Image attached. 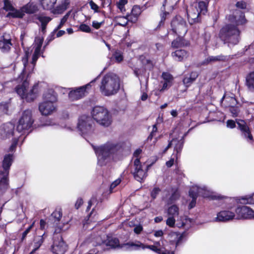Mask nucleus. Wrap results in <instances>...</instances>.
I'll return each instance as SVG.
<instances>
[{"instance_id":"f257e3e1","label":"nucleus","mask_w":254,"mask_h":254,"mask_svg":"<svg viewBox=\"0 0 254 254\" xmlns=\"http://www.w3.org/2000/svg\"><path fill=\"white\" fill-rule=\"evenodd\" d=\"M120 146L113 142H108L104 145L97 148L94 147V150L98 158V164L103 166L109 162L113 155L119 149Z\"/></svg>"},{"instance_id":"f03ea898","label":"nucleus","mask_w":254,"mask_h":254,"mask_svg":"<svg viewBox=\"0 0 254 254\" xmlns=\"http://www.w3.org/2000/svg\"><path fill=\"white\" fill-rule=\"evenodd\" d=\"M120 86V79L117 75L109 73L105 75L102 78L100 89L103 95L111 96L117 93Z\"/></svg>"},{"instance_id":"7ed1b4c3","label":"nucleus","mask_w":254,"mask_h":254,"mask_svg":"<svg viewBox=\"0 0 254 254\" xmlns=\"http://www.w3.org/2000/svg\"><path fill=\"white\" fill-rule=\"evenodd\" d=\"M43 100L39 105V111L44 116L51 115L56 110L55 103L57 98L56 93L52 89L48 90L43 94Z\"/></svg>"},{"instance_id":"20e7f679","label":"nucleus","mask_w":254,"mask_h":254,"mask_svg":"<svg viewBox=\"0 0 254 254\" xmlns=\"http://www.w3.org/2000/svg\"><path fill=\"white\" fill-rule=\"evenodd\" d=\"M239 30L232 24H227L222 27L219 34L221 39L230 47L239 43Z\"/></svg>"},{"instance_id":"39448f33","label":"nucleus","mask_w":254,"mask_h":254,"mask_svg":"<svg viewBox=\"0 0 254 254\" xmlns=\"http://www.w3.org/2000/svg\"><path fill=\"white\" fill-rule=\"evenodd\" d=\"M34 119L31 110H24L19 119L17 126V131L20 135L28 133L31 130Z\"/></svg>"},{"instance_id":"423d86ee","label":"nucleus","mask_w":254,"mask_h":254,"mask_svg":"<svg viewBox=\"0 0 254 254\" xmlns=\"http://www.w3.org/2000/svg\"><path fill=\"white\" fill-rule=\"evenodd\" d=\"M29 82L27 79L23 81L22 84L18 85L15 88L17 94L27 102L33 101L37 97L38 92V84H35L30 89H28Z\"/></svg>"},{"instance_id":"0eeeda50","label":"nucleus","mask_w":254,"mask_h":254,"mask_svg":"<svg viewBox=\"0 0 254 254\" xmlns=\"http://www.w3.org/2000/svg\"><path fill=\"white\" fill-rule=\"evenodd\" d=\"M91 115L93 119L104 127L109 126L112 123V117L108 110L102 106H96L92 109Z\"/></svg>"},{"instance_id":"6e6552de","label":"nucleus","mask_w":254,"mask_h":254,"mask_svg":"<svg viewBox=\"0 0 254 254\" xmlns=\"http://www.w3.org/2000/svg\"><path fill=\"white\" fill-rule=\"evenodd\" d=\"M211 191L208 190L205 186L202 187L198 186H193L189 191V195L192 198V200L190 202L189 208L191 209L194 207L196 204V199L198 195L202 196L203 197H212V198H216L215 196L211 194Z\"/></svg>"},{"instance_id":"1a4fd4ad","label":"nucleus","mask_w":254,"mask_h":254,"mask_svg":"<svg viewBox=\"0 0 254 254\" xmlns=\"http://www.w3.org/2000/svg\"><path fill=\"white\" fill-rule=\"evenodd\" d=\"M77 129L82 135L84 136L91 134L94 130L93 121L90 117L82 116L78 120Z\"/></svg>"},{"instance_id":"9d476101","label":"nucleus","mask_w":254,"mask_h":254,"mask_svg":"<svg viewBox=\"0 0 254 254\" xmlns=\"http://www.w3.org/2000/svg\"><path fill=\"white\" fill-rule=\"evenodd\" d=\"M172 31L180 36H184L187 32L186 22L180 16H177L171 22Z\"/></svg>"},{"instance_id":"9b49d317","label":"nucleus","mask_w":254,"mask_h":254,"mask_svg":"<svg viewBox=\"0 0 254 254\" xmlns=\"http://www.w3.org/2000/svg\"><path fill=\"white\" fill-rule=\"evenodd\" d=\"M147 167L143 166L138 158L134 160L132 172L134 178L138 182L143 180L147 176Z\"/></svg>"},{"instance_id":"f8f14e48","label":"nucleus","mask_w":254,"mask_h":254,"mask_svg":"<svg viewBox=\"0 0 254 254\" xmlns=\"http://www.w3.org/2000/svg\"><path fill=\"white\" fill-rule=\"evenodd\" d=\"M68 249L67 245L60 235L54 237V242L51 250L54 254H64Z\"/></svg>"},{"instance_id":"ddd939ff","label":"nucleus","mask_w":254,"mask_h":254,"mask_svg":"<svg viewBox=\"0 0 254 254\" xmlns=\"http://www.w3.org/2000/svg\"><path fill=\"white\" fill-rule=\"evenodd\" d=\"M39 10L38 6L35 2L29 1L27 4L22 6L18 11H16L14 15L18 18H22L25 15V13L31 14H34Z\"/></svg>"},{"instance_id":"4468645a","label":"nucleus","mask_w":254,"mask_h":254,"mask_svg":"<svg viewBox=\"0 0 254 254\" xmlns=\"http://www.w3.org/2000/svg\"><path fill=\"white\" fill-rule=\"evenodd\" d=\"M14 125L11 123L3 124L0 127V136L2 138H9L14 135L15 139L20 136L17 131H14Z\"/></svg>"},{"instance_id":"2eb2a0df","label":"nucleus","mask_w":254,"mask_h":254,"mask_svg":"<svg viewBox=\"0 0 254 254\" xmlns=\"http://www.w3.org/2000/svg\"><path fill=\"white\" fill-rule=\"evenodd\" d=\"M168 218L166 220V225L170 227L174 228L176 224V218L179 216V208L176 205H172L169 207L167 210Z\"/></svg>"},{"instance_id":"dca6fc26","label":"nucleus","mask_w":254,"mask_h":254,"mask_svg":"<svg viewBox=\"0 0 254 254\" xmlns=\"http://www.w3.org/2000/svg\"><path fill=\"white\" fill-rule=\"evenodd\" d=\"M238 219H252L254 218V211L247 206L238 207L235 210Z\"/></svg>"},{"instance_id":"f3484780","label":"nucleus","mask_w":254,"mask_h":254,"mask_svg":"<svg viewBox=\"0 0 254 254\" xmlns=\"http://www.w3.org/2000/svg\"><path fill=\"white\" fill-rule=\"evenodd\" d=\"M96 79V78L92 80L90 83L87 84L85 86L80 87L75 90L71 91L68 94L69 99L72 101H74L78 100L83 97L85 95L86 88L88 86H90L91 83L94 82Z\"/></svg>"},{"instance_id":"a211bd4d","label":"nucleus","mask_w":254,"mask_h":254,"mask_svg":"<svg viewBox=\"0 0 254 254\" xmlns=\"http://www.w3.org/2000/svg\"><path fill=\"white\" fill-rule=\"evenodd\" d=\"M235 217L234 212L231 210H223L217 213L214 221L225 222L234 219Z\"/></svg>"},{"instance_id":"6ab92c4d","label":"nucleus","mask_w":254,"mask_h":254,"mask_svg":"<svg viewBox=\"0 0 254 254\" xmlns=\"http://www.w3.org/2000/svg\"><path fill=\"white\" fill-rule=\"evenodd\" d=\"M29 53L28 52H25V55L22 59V63L23 64L24 68L22 74H27V76L31 73L34 68L36 62L33 64V60L30 63L28 62Z\"/></svg>"},{"instance_id":"aec40b11","label":"nucleus","mask_w":254,"mask_h":254,"mask_svg":"<svg viewBox=\"0 0 254 254\" xmlns=\"http://www.w3.org/2000/svg\"><path fill=\"white\" fill-rule=\"evenodd\" d=\"M176 222L175 226L177 227L186 230L189 229L191 226L192 224L191 220L184 215L180 216L176 220Z\"/></svg>"},{"instance_id":"412c9836","label":"nucleus","mask_w":254,"mask_h":254,"mask_svg":"<svg viewBox=\"0 0 254 254\" xmlns=\"http://www.w3.org/2000/svg\"><path fill=\"white\" fill-rule=\"evenodd\" d=\"M13 156L12 154H6L4 156L2 162L3 171H0L1 174H5V176H8L9 170L13 161Z\"/></svg>"},{"instance_id":"4be33fe9","label":"nucleus","mask_w":254,"mask_h":254,"mask_svg":"<svg viewBox=\"0 0 254 254\" xmlns=\"http://www.w3.org/2000/svg\"><path fill=\"white\" fill-rule=\"evenodd\" d=\"M187 135V133H185L184 135V136L182 137L180 139L179 138H173L171 142H169L168 146L165 148L164 150V152H166L169 148L170 147V146L174 144V150L177 152V153H179L183 147L184 145V136Z\"/></svg>"},{"instance_id":"5701e85b","label":"nucleus","mask_w":254,"mask_h":254,"mask_svg":"<svg viewBox=\"0 0 254 254\" xmlns=\"http://www.w3.org/2000/svg\"><path fill=\"white\" fill-rule=\"evenodd\" d=\"M238 127L241 130L242 135L247 139L248 141H251L253 139V136L251 134L249 127L247 126L244 121H240L237 123Z\"/></svg>"},{"instance_id":"b1692460","label":"nucleus","mask_w":254,"mask_h":254,"mask_svg":"<svg viewBox=\"0 0 254 254\" xmlns=\"http://www.w3.org/2000/svg\"><path fill=\"white\" fill-rule=\"evenodd\" d=\"M12 44L11 39L7 35H4L0 39V50L3 53H6L11 49Z\"/></svg>"},{"instance_id":"393cba45","label":"nucleus","mask_w":254,"mask_h":254,"mask_svg":"<svg viewBox=\"0 0 254 254\" xmlns=\"http://www.w3.org/2000/svg\"><path fill=\"white\" fill-rule=\"evenodd\" d=\"M229 20L235 22L237 25H243L247 22L244 13L240 11H236L234 15H230Z\"/></svg>"},{"instance_id":"a878e982","label":"nucleus","mask_w":254,"mask_h":254,"mask_svg":"<svg viewBox=\"0 0 254 254\" xmlns=\"http://www.w3.org/2000/svg\"><path fill=\"white\" fill-rule=\"evenodd\" d=\"M35 48L34 54L33 55V63L34 64L38 59L43 44V39L40 37H36L35 40Z\"/></svg>"},{"instance_id":"bb28decb","label":"nucleus","mask_w":254,"mask_h":254,"mask_svg":"<svg viewBox=\"0 0 254 254\" xmlns=\"http://www.w3.org/2000/svg\"><path fill=\"white\" fill-rule=\"evenodd\" d=\"M226 59V57L222 55H220L216 56H209L202 62L201 64L207 65L208 64L217 62L225 61Z\"/></svg>"},{"instance_id":"cd10ccee","label":"nucleus","mask_w":254,"mask_h":254,"mask_svg":"<svg viewBox=\"0 0 254 254\" xmlns=\"http://www.w3.org/2000/svg\"><path fill=\"white\" fill-rule=\"evenodd\" d=\"M69 3V0H62L61 3H60L56 8L52 10V13L55 14H59L62 13L67 8Z\"/></svg>"},{"instance_id":"c85d7f7f","label":"nucleus","mask_w":254,"mask_h":254,"mask_svg":"<svg viewBox=\"0 0 254 254\" xmlns=\"http://www.w3.org/2000/svg\"><path fill=\"white\" fill-rule=\"evenodd\" d=\"M3 8L9 11L6 15L7 17L18 18V17L15 16L14 15H15L16 11H18V9H15L8 0H4Z\"/></svg>"},{"instance_id":"c756f323","label":"nucleus","mask_w":254,"mask_h":254,"mask_svg":"<svg viewBox=\"0 0 254 254\" xmlns=\"http://www.w3.org/2000/svg\"><path fill=\"white\" fill-rule=\"evenodd\" d=\"M124 246L126 247V249L128 250H130L131 248H133V250L137 251L146 249V245L138 241H135L134 242H128L124 244Z\"/></svg>"},{"instance_id":"7c9ffc66","label":"nucleus","mask_w":254,"mask_h":254,"mask_svg":"<svg viewBox=\"0 0 254 254\" xmlns=\"http://www.w3.org/2000/svg\"><path fill=\"white\" fill-rule=\"evenodd\" d=\"M36 17L41 23V29L42 32L44 33L46 31L47 24L52 20V18L49 16H44L42 14L37 15Z\"/></svg>"},{"instance_id":"2f4dec72","label":"nucleus","mask_w":254,"mask_h":254,"mask_svg":"<svg viewBox=\"0 0 254 254\" xmlns=\"http://www.w3.org/2000/svg\"><path fill=\"white\" fill-rule=\"evenodd\" d=\"M40 4L43 9L50 10L51 11L54 9V6L57 0H39Z\"/></svg>"},{"instance_id":"473e14b6","label":"nucleus","mask_w":254,"mask_h":254,"mask_svg":"<svg viewBox=\"0 0 254 254\" xmlns=\"http://www.w3.org/2000/svg\"><path fill=\"white\" fill-rule=\"evenodd\" d=\"M105 244L107 246L110 247L113 249L125 247L124 245L122 246H120L119 241L117 238L112 237H108Z\"/></svg>"},{"instance_id":"72a5a7b5","label":"nucleus","mask_w":254,"mask_h":254,"mask_svg":"<svg viewBox=\"0 0 254 254\" xmlns=\"http://www.w3.org/2000/svg\"><path fill=\"white\" fill-rule=\"evenodd\" d=\"M172 55L175 60L182 61L187 58L188 53L184 50H179L172 53Z\"/></svg>"},{"instance_id":"f704fd0d","label":"nucleus","mask_w":254,"mask_h":254,"mask_svg":"<svg viewBox=\"0 0 254 254\" xmlns=\"http://www.w3.org/2000/svg\"><path fill=\"white\" fill-rule=\"evenodd\" d=\"M200 13L198 9H195V6H191L190 8L187 10V14L188 18L191 19L193 22H195L197 20V18Z\"/></svg>"},{"instance_id":"c9c22d12","label":"nucleus","mask_w":254,"mask_h":254,"mask_svg":"<svg viewBox=\"0 0 254 254\" xmlns=\"http://www.w3.org/2000/svg\"><path fill=\"white\" fill-rule=\"evenodd\" d=\"M198 76L197 72H191L189 76H186L183 79V83L186 87L190 86Z\"/></svg>"},{"instance_id":"e433bc0d","label":"nucleus","mask_w":254,"mask_h":254,"mask_svg":"<svg viewBox=\"0 0 254 254\" xmlns=\"http://www.w3.org/2000/svg\"><path fill=\"white\" fill-rule=\"evenodd\" d=\"M43 234L42 236H38L35 237L34 239V249L30 252V254H33L40 247L44 242V238Z\"/></svg>"},{"instance_id":"4c0bfd02","label":"nucleus","mask_w":254,"mask_h":254,"mask_svg":"<svg viewBox=\"0 0 254 254\" xmlns=\"http://www.w3.org/2000/svg\"><path fill=\"white\" fill-rule=\"evenodd\" d=\"M246 85L250 91H254V71L247 76Z\"/></svg>"},{"instance_id":"58836bf2","label":"nucleus","mask_w":254,"mask_h":254,"mask_svg":"<svg viewBox=\"0 0 254 254\" xmlns=\"http://www.w3.org/2000/svg\"><path fill=\"white\" fill-rule=\"evenodd\" d=\"M130 15H127L126 16H117L115 21L118 25L125 26L130 20Z\"/></svg>"},{"instance_id":"ea45409f","label":"nucleus","mask_w":254,"mask_h":254,"mask_svg":"<svg viewBox=\"0 0 254 254\" xmlns=\"http://www.w3.org/2000/svg\"><path fill=\"white\" fill-rule=\"evenodd\" d=\"M176 3V0H165L163 4L164 10L167 9L169 11H172Z\"/></svg>"},{"instance_id":"a19ab883","label":"nucleus","mask_w":254,"mask_h":254,"mask_svg":"<svg viewBox=\"0 0 254 254\" xmlns=\"http://www.w3.org/2000/svg\"><path fill=\"white\" fill-rule=\"evenodd\" d=\"M187 45V43L185 42L183 36L181 37L180 36H178V37L176 38L175 40H174L172 43V46L176 48Z\"/></svg>"},{"instance_id":"79ce46f5","label":"nucleus","mask_w":254,"mask_h":254,"mask_svg":"<svg viewBox=\"0 0 254 254\" xmlns=\"http://www.w3.org/2000/svg\"><path fill=\"white\" fill-rule=\"evenodd\" d=\"M163 81L162 82L167 83L171 85H173L174 78L173 76L168 72H163L161 75Z\"/></svg>"},{"instance_id":"37998d69","label":"nucleus","mask_w":254,"mask_h":254,"mask_svg":"<svg viewBox=\"0 0 254 254\" xmlns=\"http://www.w3.org/2000/svg\"><path fill=\"white\" fill-rule=\"evenodd\" d=\"M195 9L199 10V13H205L207 10V6L205 2L200 1L195 5Z\"/></svg>"},{"instance_id":"c03bdc74","label":"nucleus","mask_w":254,"mask_h":254,"mask_svg":"<svg viewBox=\"0 0 254 254\" xmlns=\"http://www.w3.org/2000/svg\"><path fill=\"white\" fill-rule=\"evenodd\" d=\"M171 192V195L169 197L168 200H167L168 203H173L179 197V193L177 190H174L172 189Z\"/></svg>"},{"instance_id":"a18cd8bd","label":"nucleus","mask_w":254,"mask_h":254,"mask_svg":"<svg viewBox=\"0 0 254 254\" xmlns=\"http://www.w3.org/2000/svg\"><path fill=\"white\" fill-rule=\"evenodd\" d=\"M113 59L117 63H119L121 62L124 59L122 53L119 51H116L113 55Z\"/></svg>"},{"instance_id":"49530a36","label":"nucleus","mask_w":254,"mask_h":254,"mask_svg":"<svg viewBox=\"0 0 254 254\" xmlns=\"http://www.w3.org/2000/svg\"><path fill=\"white\" fill-rule=\"evenodd\" d=\"M146 249H149L158 254H167L166 252H163L161 249L157 248L156 246L146 245Z\"/></svg>"},{"instance_id":"de8ad7c7","label":"nucleus","mask_w":254,"mask_h":254,"mask_svg":"<svg viewBox=\"0 0 254 254\" xmlns=\"http://www.w3.org/2000/svg\"><path fill=\"white\" fill-rule=\"evenodd\" d=\"M241 203L243 204H254V193L249 197H244L241 199Z\"/></svg>"},{"instance_id":"09e8293b","label":"nucleus","mask_w":254,"mask_h":254,"mask_svg":"<svg viewBox=\"0 0 254 254\" xmlns=\"http://www.w3.org/2000/svg\"><path fill=\"white\" fill-rule=\"evenodd\" d=\"M70 12H68L61 19V22L60 24L58 25V26L56 27V28L55 29V30H58L59 29H60L65 24V23L66 22L69 15H70Z\"/></svg>"},{"instance_id":"8fccbe9b","label":"nucleus","mask_w":254,"mask_h":254,"mask_svg":"<svg viewBox=\"0 0 254 254\" xmlns=\"http://www.w3.org/2000/svg\"><path fill=\"white\" fill-rule=\"evenodd\" d=\"M127 3V0H119V1L117 2V7L120 10L121 12H124L126 11L125 5Z\"/></svg>"},{"instance_id":"3c124183","label":"nucleus","mask_w":254,"mask_h":254,"mask_svg":"<svg viewBox=\"0 0 254 254\" xmlns=\"http://www.w3.org/2000/svg\"><path fill=\"white\" fill-rule=\"evenodd\" d=\"M141 13L140 7L138 6H134L132 9L131 14L136 18Z\"/></svg>"},{"instance_id":"603ef678","label":"nucleus","mask_w":254,"mask_h":254,"mask_svg":"<svg viewBox=\"0 0 254 254\" xmlns=\"http://www.w3.org/2000/svg\"><path fill=\"white\" fill-rule=\"evenodd\" d=\"M79 29L80 31L84 32L90 33L91 32V28L90 26L85 24L83 23L80 24Z\"/></svg>"},{"instance_id":"864d4df0","label":"nucleus","mask_w":254,"mask_h":254,"mask_svg":"<svg viewBox=\"0 0 254 254\" xmlns=\"http://www.w3.org/2000/svg\"><path fill=\"white\" fill-rule=\"evenodd\" d=\"M35 224V222H33L32 224L30 225L26 230L23 233L21 238V241H23L25 238L26 237L27 234L29 233L30 231L31 230V229L34 226V225Z\"/></svg>"},{"instance_id":"5fc2aeb1","label":"nucleus","mask_w":254,"mask_h":254,"mask_svg":"<svg viewBox=\"0 0 254 254\" xmlns=\"http://www.w3.org/2000/svg\"><path fill=\"white\" fill-rule=\"evenodd\" d=\"M52 216L56 221H59L62 218V213L60 211L56 210L53 212Z\"/></svg>"},{"instance_id":"6e6d98bb","label":"nucleus","mask_w":254,"mask_h":254,"mask_svg":"<svg viewBox=\"0 0 254 254\" xmlns=\"http://www.w3.org/2000/svg\"><path fill=\"white\" fill-rule=\"evenodd\" d=\"M89 4L91 9L93 10L94 12H99V7L96 4L93 0H90L89 2Z\"/></svg>"},{"instance_id":"4d7b16f0","label":"nucleus","mask_w":254,"mask_h":254,"mask_svg":"<svg viewBox=\"0 0 254 254\" xmlns=\"http://www.w3.org/2000/svg\"><path fill=\"white\" fill-rule=\"evenodd\" d=\"M160 192V189L159 188H154L151 191V196L153 199L156 198L157 195Z\"/></svg>"},{"instance_id":"13d9d810","label":"nucleus","mask_w":254,"mask_h":254,"mask_svg":"<svg viewBox=\"0 0 254 254\" xmlns=\"http://www.w3.org/2000/svg\"><path fill=\"white\" fill-rule=\"evenodd\" d=\"M230 111L232 113L233 117H237L239 113V110L238 108L233 106L230 108Z\"/></svg>"},{"instance_id":"bf43d9fd","label":"nucleus","mask_w":254,"mask_h":254,"mask_svg":"<svg viewBox=\"0 0 254 254\" xmlns=\"http://www.w3.org/2000/svg\"><path fill=\"white\" fill-rule=\"evenodd\" d=\"M172 235L176 237L177 239V240H176V245L178 246L182 241V239H183V234H180L176 232L173 233Z\"/></svg>"},{"instance_id":"052dcab7","label":"nucleus","mask_w":254,"mask_h":254,"mask_svg":"<svg viewBox=\"0 0 254 254\" xmlns=\"http://www.w3.org/2000/svg\"><path fill=\"white\" fill-rule=\"evenodd\" d=\"M211 35L209 33L205 32L204 35V43L207 46L210 40Z\"/></svg>"},{"instance_id":"680f3d73","label":"nucleus","mask_w":254,"mask_h":254,"mask_svg":"<svg viewBox=\"0 0 254 254\" xmlns=\"http://www.w3.org/2000/svg\"><path fill=\"white\" fill-rule=\"evenodd\" d=\"M247 108L249 113H253V111H254V103H247Z\"/></svg>"},{"instance_id":"e2e57ef3","label":"nucleus","mask_w":254,"mask_h":254,"mask_svg":"<svg viewBox=\"0 0 254 254\" xmlns=\"http://www.w3.org/2000/svg\"><path fill=\"white\" fill-rule=\"evenodd\" d=\"M103 23H104L103 21L99 22L96 21H93L92 22V26L94 28H95L96 29H99L101 26L102 25H103Z\"/></svg>"},{"instance_id":"0e129e2a","label":"nucleus","mask_w":254,"mask_h":254,"mask_svg":"<svg viewBox=\"0 0 254 254\" xmlns=\"http://www.w3.org/2000/svg\"><path fill=\"white\" fill-rule=\"evenodd\" d=\"M236 126L235 122L233 120H229L227 122V127L230 128H234Z\"/></svg>"},{"instance_id":"69168bd1","label":"nucleus","mask_w":254,"mask_h":254,"mask_svg":"<svg viewBox=\"0 0 254 254\" xmlns=\"http://www.w3.org/2000/svg\"><path fill=\"white\" fill-rule=\"evenodd\" d=\"M121 182V180L120 179H118L116 180H115L111 185L110 186V190H113L116 186H117Z\"/></svg>"},{"instance_id":"338daca9","label":"nucleus","mask_w":254,"mask_h":254,"mask_svg":"<svg viewBox=\"0 0 254 254\" xmlns=\"http://www.w3.org/2000/svg\"><path fill=\"white\" fill-rule=\"evenodd\" d=\"M163 83V86L161 89H160V91L161 92H164L165 90H168L172 85L167 83Z\"/></svg>"},{"instance_id":"774afa93","label":"nucleus","mask_w":254,"mask_h":254,"mask_svg":"<svg viewBox=\"0 0 254 254\" xmlns=\"http://www.w3.org/2000/svg\"><path fill=\"white\" fill-rule=\"evenodd\" d=\"M142 229H143V228H142V226L139 225L136 226L134 228L133 231L136 234H139L142 231Z\"/></svg>"}]
</instances>
